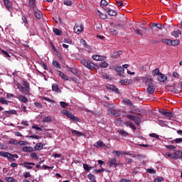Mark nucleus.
<instances>
[{"label": "nucleus", "mask_w": 182, "mask_h": 182, "mask_svg": "<svg viewBox=\"0 0 182 182\" xmlns=\"http://www.w3.org/2000/svg\"><path fill=\"white\" fill-rule=\"evenodd\" d=\"M22 85L17 84L18 89H19L20 92H22L23 95L31 96V85H29V82H28V81L23 80Z\"/></svg>", "instance_id": "obj_1"}, {"label": "nucleus", "mask_w": 182, "mask_h": 182, "mask_svg": "<svg viewBox=\"0 0 182 182\" xmlns=\"http://www.w3.org/2000/svg\"><path fill=\"white\" fill-rule=\"evenodd\" d=\"M141 117H143V116L140 113H138L136 116L132 114L126 115V118L129 119V120H132V122H134L136 126H140V123H141Z\"/></svg>", "instance_id": "obj_2"}, {"label": "nucleus", "mask_w": 182, "mask_h": 182, "mask_svg": "<svg viewBox=\"0 0 182 182\" xmlns=\"http://www.w3.org/2000/svg\"><path fill=\"white\" fill-rule=\"evenodd\" d=\"M81 63L85 68H87V69H90V70H95L96 68H97V65H96L95 63H92V61L89 60L82 59L81 60Z\"/></svg>", "instance_id": "obj_3"}, {"label": "nucleus", "mask_w": 182, "mask_h": 182, "mask_svg": "<svg viewBox=\"0 0 182 182\" xmlns=\"http://www.w3.org/2000/svg\"><path fill=\"white\" fill-rule=\"evenodd\" d=\"M146 84L148 85V93L149 95H153V93H154V90H156V87H154V83H153V79H147V80L146 81Z\"/></svg>", "instance_id": "obj_4"}, {"label": "nucleus", "mask_w": 182, "mask_h": 182, "mask_svg": "<svg viewBox=\"0 0 182 182\" xmlns=\"http://www.w3.org/2000/svg\"><path fill=\"white\" fill-rule=\"evenodd\" d=\"M61 113L68 117V119H70V120H73V122H80V119L77 117H75V115L72 114V112L66 109L62 110Z\"/></svg>", "instance_id": "obj_5"}, {"label": "nucleus", "mask_w": 182, "mask_h": 182, "mask_svg": "<svg viewBox=\"0 0 182 182\" xmlns=\"http://www.w3.org/2000/svg\"><path fill=\"white\" fill-rule=\"evenodd\" d=\"M74 32L79 35V33H82L83 32V25L82 23H77L74 26Z\"/></svg>", "instance_id": "obj_6"}, {"label": "nucleus", "mask_w": 182, "mask_h": 182, "mask_svg": "<svg viewBox=\"0 0 182 182\" xmlns=\"http://www.w3.org/2000/svg\"><path fill=\"white\" fill-rule=\"evenodd\" d=\"M159 113L161 114H163L168 120H171V118L173 117V113L171 112H166L163 110H159Z\"/></svg>", "instance_id": "obj_7"}, {"label": "nucleus", "mask_w": 182, "mask_h": 182, "mask_svg": "<svg viewBox=\"0 0 182 182\" xmlns=\"http://www.w3.org/2000/svg\"><path fill=\"white\" fill-rule=\"evenodd\" d=\"M4 6L6 9V11H9V12L12 11V4L11 3V1L9 0H3Z\"/></svg>", "instance_id": "obj_8"}, {"label": "nucleus", "mask_w": 182, "mask_h": 182, "mask_svg": "<svg viewBox=\"0 0 182 182\" xmlns=\"http://www.w3.org/2000/svg\"><path fill=\"white\" fill-rule=\"evenodd\" d=\"M108 163L109 164V167H117L119 166V164L117 163V160H116V158H112L108 161Z\"/></svg>", "instance_id": "obj_9"}, {"label": "nucleus", "mask_w": 182, "mask_h": 182, "mask_svg": "<svg viewBox=\"0 0 182 182\" xmlns=\"http://www.w3.org/2000/svg\"><path fill=\"white\" fill-rule=\"evenodd\" d=\"M110 113L112 116H114V117L122 116V111L120 110L110 109Z\"/></svg>", "instance_id": "obj_10"}, {"label": "nucleus", "mask_w": 182, "mask_h": 182, "mask_svg": "<svg viewBox=\"0 0 182 182\" xmlns=\"http://www.w3.org/2000/svg\"><path fill=\"white\" fill-rule=\"evenodd\" d=\"M33 12L35 17L36 18V19L38 20L41 19V18H42V16L43 15L42 14V11H41L40 10H36V9H34Z\"/></svg>", "instance_id": "obj_11"}, {"label": "nucleus", "mask_w": 182, "mask_h": 182, "mask_svg": "<svg viewBox=\"0 0 182 182\" xmlns=\"http://www.w3.org/2000/svg\"><path fill=\"white\" fill-rule=\"evenodd\" d=\"M158 80L161 83H164V82L167 80V76L164 75V74L161 73V74L158 75Z\"/></svg>", "instance_id": "obj_12"}, {"label": "nucleus", "mask_w": 182, "mask_h": 182, "mask_svg": "<svg viewBox=\"0 0 182 182\" xmlns=\"http://www.w3.org/2000/svg\"><path fill=\"white\" fill-rule=\"evenodd\" d=\"M52 90L53 92H56L57 93H60L62 92V90L59 89V85H58L57 83L53 84Z\"/></svg>", "instance_id": "obj_13"}, {"label": "nucleus", "mask_w": 182, "mask_h": 182, "mask_svg": "<svg viewBox=\"0 0 182 182\" xmlns=\"http://www.w3.org/2000/svg\"><path fill=\"white\" fill-rule=\"evenodd\" d=\"M28 6L32 8L33 11H35V8H36V0H29Z\"/></svg>", "instance_id": "obj_14"}, {"label": "nucleus", "mask_w": 182, "mask_h": 182, "mask_svg": "<svg viewBox=\"0 0 182 182\" xmlns=\"http://www.w3.org/2000/svg\"><path fill=\"white\" fill-rule=\"evenodd\" d=\"M17 99H18V100L20 102H22L23 103H28V102H29V100L27 99V97L23 95L17 96Z\"/></svg>", "instance_id": "obj_15"}, {"label": "nucleus", "mask_w": 182, "mask_h": 182, "mask_svg": "<svg viewBox=\"0 0 182 182\" xmlns=\"http://www.w3.org/2000/svg\"><path fill=\"white\" fill-rule=\"evenodd\" d=\"M94 147L100 149V147H106V144L103 143V141H98L94 144Z\"/></svg>", "instance_id": "obj_16"}, {"label": "nucleus", "mask_w": 182, "mask_h": 182, "mask_svg": "<svg viewBox=\"0 0 182 182\" xmlns=\"http://www.w3.org/2000/svg\"><path fill=\"white\" fill-rule=\"evenodd\" d=\"M14 158L19 159V156L18 154H12L11 153H9V154L7 156V160L9 161H11Z\"/></svg>", "instance_id": "obj_17"}, {"label": "nucleus", "mask_w": 182, "mask_h": 182, "mask_svg": "<svg viewBox=\"0 0 182 182\" xmlns=\"http://www.w3.org/2000/svg\"><path fill=\"white\" fill-rule=\"evenodd\" d=\"M117 132L119 133V134H121V136H123L124 137H127V136H129V132H127L126 131L122 129H119L117 130Z\"/></svg>", "instance_id": "obj_18"}, {"label": "nucleus", "mask_w": 182, "mask_h": 182, "mask_svg": "<svg viewBox=\"0 0 182 182\" xmlns=\"http://www.w3.org/2000/svg\"><path fill=\"white\" fill-rule=\"evenodd\" d=\"M92 59L94 60L102 61V60H105V57H103L102 55H95L92 56Z\"/></svg>", "instance_id": "obj_19"}, {"label": "nucleus", "mask_w": 182, "mask_h": 182, "mask_svg": "<svg viewBox=\"0 0 182 182\" xmlns=\"http://www.w3.org/2000/svg\"><path fill=\"white\" fill-rule=\"evenodd\" d=\"M97 15H98V16H100V18H101V19H107V15H106L103 13H101V11L100 10H97Z\"/></svg>", "instance_id": "obj_20"}, {"label": "nucleus", "mask_w": 182, "mask_h": 182, "mask_svg": "<svg viewBox=\"0 0 182 182\" xmlns=\"http://www.w3.org/2000/svg\"><path fill=\"white\" fill-rule=\"evenodd\" d=\"M115 70L117 73H119V75H123V73H124V68L122 66L116 67Z\"/></svg>", "instance_id": "obj_21"}, {"label": "nucleus", "mask_w": 182, "mask_h": 182, "mask_svg": "<svg viewBox=\"0 0 182 182\" xmlns=\"http://www.w3.org/2000/svg\"><path fill=\"white\" fill-rule=\"evenodd\" d=\"M23 151H26V153H32V151H33V148L31 146H24L23 148Z\"/></svg>", "instance_id": "obj_22"}, {"label": "nucleus", "mask_w": 182, "mask_h": 182, "mask_svg": "<svg viewBox=\"0 0 182 182\" xmlns=\"http://www.w3.org/2000/svg\"><path fill=\"white\" fill-rule=\"evenodd\" d=\"M162 43H166V45H168L169 46H171V39L168 38H162L161 40Z\"/></svg>", "instance_id": "obj_23"}, {"label": "nucleus", "mask_w": 182, "mask_h": 182, "mask_svg": "<svg viewBox=\"0 0 182 182\" xmlns=\"http://www.w3.org/2000/svg\"><path fill=\"white\" fill-rule=\"evenodd\" d=\"M57 73L58 75H59V76H60L62 79H63V80H69V78H68V76H66V75H65L63 73L58 70Z\"/></svg>", "instance_id": "obj_24"}, {"label": "nucleus", "mask_w": 182, "mask_h": 182, "mask_svg": "<svg viewBox=\"0 0 182 182\" xmlns=\"http://www.w3.org/2000/svg\"><path fill=\"white\" fill-rule=\"evenodd\" d=\"M175 158L176 159H181L182 151H174Z\"/></svg>", "instance_id": "obj_25"}, {"label": "nucleus", "mask_w": 182, "mask_h": 182, "mask_svg": "<svg viewBox=\"0 0 182 182\" xmlns=\"http://www.w3.org/2000/svg\"><path fill=\"white\" fill-rule=\"evenodd\" d=\"M35 150L41 151L42 149H43V144L42 143H38L34 146Z\"/></svg>", "instance_id": "obj_26"}, {"label": "nucleus", "mask_w": 182, "mask_h": 182, "mask_svg": "<svg viewBox=\"0 0 182 182\" xmlns=\"http://www.w3.org/2000/svg\"><path fill=\"white\" fill-rule=\"evenodd\" d=\"M53 32H54V33L55 35H57V36H61V35H62V31H60V29L56 28H54L53 29Z\"/></svg>", "instance_id": "obj_27"}, {"label": "nucleus", "mask_w": 182, "mask_h": 182, "mask_svg": "<svg viewBox=\"0 0 182 182\" xmlns=\"http://www.w3.org/2000/svg\"><path fill=\"white\" fill-rule=\"evenodd\" d=\"M72 133H73V136H85V134H83V133H82L79 131L75 130V129H72Z\"/></svg>", "instance_id": "obj_28"}, {"label": "nucleus", "mask_w": 182, "mask_h": 182, "mask_svg": "<svg viewBox=\"0 0 182 182\" xmlns=\"http://www.w3.org/2000/svg\"><path fill=\"white\" fill-rule=\"evenodd\" d=\"M180 35H181V31L179 30L174 31L172 33V36H174V38H179Z\"/></svg>", "instance_id": "obj_29"}, {"label": "nucleus", "mask_w": 182, "mask_h": 182, "mask_svg": "<svg viewBox=\"0 0 182 182\" xmlns=\"http://www.w3.org/2000/svg\"><path fill=\"white\" fill-rule=\"evenodd\" d=\"M102 105H103L105 107H107V109H113V107H114L112 104H110V103L107 102H102Z\"/></svg>", "instance_id": "obj_30"}, {"label": "nucleus", "mask_w": 182, "mask_h": 182, "mask_svg": "<svg viewBox=\"0 0 182 182\" xmlns=\"http://www.w3.org/2000/svg\"><path fill=\"white\" fill-rule=\"evenodd\" d=\"M160 74H161V73H160V69L159 68H156L152 71L153 76H159Z\"/></svg>", "instance_id": "obj_31"}, {"label": "nucleus", "mask_w": 182, "mask_h": 182, "mask_svg": "<svg viewBox=\"0 0 182 182\" xmlns=\"http://www.w3.org/2000/svg\"><path fill=\"white\" fill-rule=\"evenodd\" d=\"M107 14L109 16H116V15H117V12L112 9L107 10Z\"/></svg>", "instance_id": "obj_32"}, {"label": "nucleus", "mask_w": 182, "mask_h": 182, "mask_svg": "<svg viewBox=\"0 0 182 182\" xmlns=\"http://www.w3.org/2000/svg\"><path fill=\"white\" fill-rule=\"evenodd\" d=\"M178 45H180V40H171V46H178Z\"/></svg>", "instance_id": "obj_33"}, {"label": "nucleus", "mask_w": 182, "mask_h": 182, "mask_svg": "<svg viewBox=\"0 0 182 182\" xmlns=\"http://www.w3.org/2000/svg\"><path fill=\"white\" fill-rule=\"evenodd\" d=\"M83 168L84 170H85V171H90V170H92L93 168V167L92 166H89V165L86 164H83Z\"/></svg>", "instance_id": "obj_34"}, {"label": "nucleus", "mask_w": 182, "mask_h": 182, "mask_svg": "<svg viewBox=\"0 0 182 182\" xmlns=\"http://www.w3.org/2000/svg\"><path fill=\"white\" fill-rule=\"evenodd\" d=\"M87 176L89 180H90V181L96 182V177L95 176V175L92 173H89Z\"/></svg>", "instance_id": "obj_35"}, {"label": "nucleus", "mask_w": 182, "mask_h": 182, "mask_svg": "<svg viewBox=\"0 0 182 182\" xmlns=\"http://www.w3.org/2000/svg\"><path fill=\"white\" fill-rule=\"evenodd\" d=\"M0 103H1V105H8L9 101L6 100L5 97H0Z\"/></svg>", "instance_id": "obj_36"}, {"label": "nucleus", "mask_w": 182, "mask_h": 182, "mask_svg": "<svg viewBox=\"0 0 182 182\" xmlns=\"http://www.w3.org/2000/svg\"><path fill=\"white\" fill-rule=\"evenodd\" d=\"M1 53L5 58H11V55H9V53H8V51H6L5 50H1Z\"/></svg>", "instance_id": "obj_37"}, {"label": "nucleus", "mask_w": 182, "mask_h": 182, "mask_svg": "<svg viewBox=\"0 0 182 182\" xmlns=\"http://www.w3.org/2000/svg\"><path fill=\"white\" fill-rule=\"evenodd\" d=\"M53 65L57 69H62V67L60 66V65H59V63H58V61H53Z\"/></svg>", "instance_id": "obj_38"}, {"label": "nucleus", "mask_w": 182, "mask_h": 182, "mask_svg": "<svg viewBox=\"0 0 182 182\" xmlns=\"http://www.w3.org/2000/svg\"><path fill=\"white\" fill-rule=\"evenodd\" d=\"M100 68H106L109 66V63H107V62L106 61H104L100 64Z\"/></svg>", "instance_id": "obj_39"}, {"label": "nucleus", "mask_w": 182, "mask_h": 182, "mask_svg": "<svg viewBox=\"0 0 182 182\" xmlns=\"http://www.w3.org/2000/svg\"><path fill=\"white\" fill-rule=\"evenodd\" d=\"M4 113H6L7 114H16V110L11 109L10 111H4Z\"/></svg>", "instance_id": "obj_40"}, {"label": "nucleus", "mask_w": 182, "mask_h": 182, "mask_svg": "<svg viewBox=\"0 0 182 182\" xmlns=\"http://www.w3.org/2000/svg\"><path fill=\"white\" fill-rule=\"evenodd\" d=\"M30 156L31 159H35V160H38L39 159V157H38V154H36L35 152H31Z\"/></svg>", "instance_id": "obj_41"}, {"label": "nucleus", "mask_w": 182, "mask_h": 182, "mask_svg": "<svg viewBox=\"0 0 182 182\" xmlns=\"http://www.w3.org/2000/svg\"><path fill=\"white\" fill-rule=\"evenodd\" d=\"M9 154V152L0 151L1 157H6L7 158Z\"/></svg>", "instance_id": "obj_42"}, {"label": "nucleus", "mask_w": 182, "mask_h": 182, "mask_svg": "<svg viewBox=\"0 0 182 182\" xmlns=\"http://www.w3.org/2000/svg\"><path fill=\"white\" fill-rule=\"evenodd\" d=\"M64 5H67V6H72V1H69V0H64L63 2Z\"/></svg>", "instance_id": "obj_43"}, {"label": "nucleus", "mask_w": 182, "mask_h": 182, "mask_svg": "<svg viewBox=\"0 0 182 182\" xmlns=\"http://www.w3.org/2000/svg\"><path fill=\"white\" fill-rule=\"evenodd\" d=\"M149 26L152 29V31H156V29H157L156 23H153L152 24H149Z\"/></svg>", "instance_id": "obj_44"}, {"label": "nucleus", "mask_w": 182, "mask_h": 182, "mask_svg": "<svg viewBox=\"0 0 182 182\" xmlns=\"http://www.w3.org/2000/svg\"><path fill=\"white\" fill-rule=\"evenodd\" d=\"M70 72L73 73V75H77V70L73 68H69Z\"/></svg>", "instance_id": "obj_45"}, {"label": "nucleus", "mask_w": 182, "mask_h": 182, "mask_svg": "<svg viewBox=\"0 0 182 182\" xmlns=\"http://www.w3.org/2000/svg\"><path fill=\"white\" fill-rule=\"evenodd\" d=\"M6 181L8 182H17L16 179L12 177H6Z\"/></svg>", "instance_id": "obj_46"}, {"label": "nucleus", "mask_w": 182, "mask_h": 182, "mask_svg": "<svg viewBox=\"0 0 182 182\" xmlns=\"http://www.w3.org/2000/svg\"><path fill=\"white\" fill-rule=\"evenodd\" d=\"M60 105L61 107H63V109H65V107H66L67 106H68L69 105L63 101L60 102Z\"/></svg>", "instance_id": "obj_47"}, {"label": "nucleus", "mask_w": 182, "mask_h": 182, "mask_svg": "<svg viewBox=\"0 0 182 182\" xmlns=\"http://www.w3.org/2000/svg\"><path fill=\"white\" fill-rule=\"evenodd\" d=\"M9 144H18V141L16 139H11L9 141Z\"/></svg>", "instance_id": "obj_48"}, {"label": "nucleus", "mask_w": 182, "mask_h": 182, "mask_svg": "<svg viewBox=\"0 0 182 182\" xmlns=\"http://www.w3.org/2000/svg\"><path fill=\"white\" fill-rule=\"evenodd\" d=\"M123 102L124 105H128V106H132V100H124Z\"/></svg>", "instance_id": "obj_49"}, {"label": "nucleus", "mask_w": 182, "mask_h": 182, "mask_svg": "<svg viewBox=\"0 0 182 182\" xmlns=\"http://www.w3.org/2000/svg\"><path fill=\"white\" fill-rule=\"evenodd\" d=\"M110 32L113 35H117L119 33V32L117 31V29H115V28H110Z\"/></svg>", "instance_id": "obj_50"}, {"label": "nucleus", "mask_w": 182, "mask_h": 182, "mask_svg": "<svg viewBox=\"0 0 182 182\" xmlns=\"http://www.w3.org/2000/svg\"><path fill=\"white\" fill-rule=\"evenodd\" d=\"M109 5V2H107L106 0H102L101 1V6H107Z\"/></svg>", "instance_id": "obj_51"}, {"label": "nucleus", "mask_w": 182, "mask_h": 182, "mask_svg": "<svg viewBox=\"0 0 182 182\" xmlns=\"http://www.w3.org/2000/svg\"><path fill=\"white\" fill-rule=\"evenodd\" d=\"M41 65L43 68L44 70H48V65L45 64L43 62H41Z\"/></svg>", "instance_id": "obj_52"}, {"label": "nucleus", "mask_w": 182, "mask_h": 182, "mask_svg": "<svg viewBox=\"0 0 182 182\" xmlns=\"http://www.w3.org/2000/svg\"><path fill=\"white\" fill-rule=\"evenodd\" d=\"M147 173H150V174H156V171L153 168L146 169Z\"/></svg>", "instance_id": "obj_53"}, {"label": "nucleus", "mask_w": 182, "mask_h": 182, "mask_svg": "<svg viewBox=\"0 0 182 182\" xmlns=\"http://www.w3.org/2000/svg\"><path fill=\"white\" fill-rule=\"evenodd\" d=\"M34 106H35L36 107H38V109H42V107H43L42 104H41V103H39V102H35V103H34Z\"/></svg>", "instance_id": "obj_54"}, {"label": "nucleus", "mask_w": 182, "mask_h": 182, "mask_svg": "<svg viewBox=\"0 0 182 182\" xmlns=\"http://www.w3.org/2000/svg\"><path fill=\"white\" fill-rule=\"evenodd\" d=\"M105 171V168H102L101 169H95L94 171V173H103Z\"/></svg>", "instance_id": "obj_55"}, {"label": "nucleus", "mask_w": 182, "mask_h": 182, "mask_svg": "<svg viewBox=\"0 0 182 182\" xmlns=\"http://www.w3.org/2000/svg\"><path fill=\"white\" fill-rule=\"evenodd\" d=\"M30 139H36V140H39V139H41V136H38V135H31L29 136Z\"/></svg>", "instance_id": "obj_56"}, {"label": "nucleus", "mask_w": 182, "mask_h": 182, "mask_svg": "<svg viewBox=\"0 0 182 182\" xmlns=\"http://www.w3.org/2000/svg\"><path fill=\"white\" fill-rule=\"evenodd\" d=\"M129 127L132 130H137V128L136 127V125H134L133 122H131V124L129 125Z\"/></svg>", "instance_id": "obj_57"}, {"label": "nucleus", "mask_w": 182, "mask_h": 182, "mask_svg": "<svg viewBox=\"0 0 182 182\" xmlns=\"http://www.w3.org/2000/svg\"><path fill=\"white\" fill-rule=\"evenodd\" d=\"M23 176L25 178H28V177H32V175L29 172H26L23 173Z\"/></svg>", "instance_id": "obj_58"}, {"label": "nucleus", "mask_w": 182, "mask_h": 182, "mask_svg": "<svg viewBox=\"0 0 182 182\" xmlns=\"http://www.w3.org/2000/svg\"><path fill=\"white\" fill-rule=\"evenodd\" d=\"M112 153L115 156H120V154H122V152H120V151H117V150H114Z\"/></svg>", "instance_id": "obj_59"}, {"label": "nucleus", "mask_w": 182, "mask_h": 182, "mask_svg": "<svg viewBox=\"0 0 182 182\" xmlns=\"http://www.w3.org/2000/svg\"><path fill=\"white\" fill-rule=\"evenodd\" d=\"M166 148L169 149V150H173V149H176V146H174V145H166Z\"/></svg>", "instance_id": "obj_60"}, {"label": "nucleus", "mask_w": 182, "mask_h": 182, "mask_svg": "<svg viewBox=\"0 0 182 182\" xmlns=\"http://www.w3.org/2000/svg\"><path fill=\"white\" fill-rule=\"evenodd\" d=\"M43 122H46V123H48V122H52V118H50V117H47L46 118H45V119H43Z\"/></svg>", "instance_id": "obj_61"}, {"label": "nucleus", "mask_w": 182, "mask_h": 182, "mask_svg": "<svg viewBox=\"0 0 182 182\" xmlns=\"http://www.w3.org/2000/svg\"><path fill=\"white\" fill-rule=\"evenodd\" d=\"M6 97H7V99H11V97H15V95H14V94L7 93Z\"/></svg>", "instance_id": "obj_62"}, {"label": "nucleus", "mask_w": 182, "mask_h": 182, "mask_svg": "<svg viewBox=\"0 0 182 182\" xmlns=\"http://www.w3.org/2000/svg\"><path fill=\"white\" fill-rule=\"evenodd\" d=\"M150 137H154L155 139H159V135L154 133L149 134Z\"/></svg>", "instance_id": "obj_63"}, {"label": "nucleus", "mask_w": 182, "mask_h": 182, "mask_svg": "<svg viewBox=\"0 0 182 182\" xmlns=\"http://www.w3.org/2000/svg\"><path fill=\"white\" fill-rule=\"evenodd\" d=\"M163 180H164V178H161V177H159V178H156L155 180H154V182H161L163 181Z\"/></svg>", "instance_id": "obj_64"}]
</instances>
